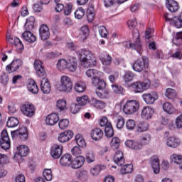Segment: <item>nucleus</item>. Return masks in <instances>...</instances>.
<instances>
[{
	"label": "nucleus",
	"mask_w": 182,
	"mask_h": 182,
	"mask_svg": "<svg viewBox=\"0 0 182 182\" xmlns=\"http://www.w3.org/2000/svg\"><path fill=\"white\" fill-rule=\"evenodd\" d=\"M63 151V146L54 144L51 147L50 155L53 159H59L62 156Z\"/></svg>",
	"instance_id": "2eb2a0df"
},
{
	"label": "nucleus",
	"mask_w": 182,
	"mask_h": 182,
	"mask_svg": "<svg viewBox=\"0 0 182 182\" xmlns=\"http://www.w3.org/2000/svg\"><path fill=\"white\" fill-rule=\"evenodd\" d=\"M75 18L76 19H82L85 16V9L82 7L77 9L75 12Z\"/></svg>",
	"instance_id": "4d7b16f0"
},
{
	"label": "nucleus",
	"mask_w": 182,
	"mask_h": 182,
	"mask_svg": "<svg viewBox=\"0 0 182 182\" xmlns=\"http://www.w3.org/2000/svg\"><path fill=\"white\" fill-rule=\"evenodd\" d=\"M72 137H73V132L71 130H67L59 134L58 140L60 143H66L69 141Z\"/></svg>",
	"instance_id": "4468645a"
},
{
	"label": "nucleus",
	"mask_w": 182,
	"mask_h": 182,
	"mask_svg": "<svg viewBox=\"0 0 182 182\" xmlns=\"http://www.w3.org/2000/svg\"><path fill=\"white\" fill-rule=\"evenodd\" d=\"M142 97L146 105H153L159 99V95L156 92H151L143 94Z\"/></svg>",
	"instance_id": "9b49d317"
},
{
	"label": "nucleus",
	"mask_w": 182,
	"mask_h": 182,
	"mask_svg": "<svg viewBox=\"0 0 182 182\" xmlns=\"http://www.w3.org/2000/svg\"><path fill=\"white\" fill-rule=\"evenodd\" d=\"M83 164H85V157L78 156L71 161L70 166L72 168H80Z\"/></svg>",
	"instance_id": "aec40b11"
},
{
	"label": "nucleus",
	"mask_w": 182,
	"mask_h": 182,
	"mask_svg": "<svg viewBox=\"0 0 182 182\" xmlns=\"http://www.w3.org/2000/svg\"><path fill=\"white\" fill-rule=\"evenodd\" d=\"M60 164L63 167H68L72 164V155L69 154H64L60 159Z\"/></svg>",
	"instance_id": "bb28decb"
},
{
	"label": "nucleus",
	"mask_w": 182,
	"mask_h": 182,
	"mask_svg": "<svg viewBox=\"0 0 182 182\" xmlns=\"http://www.w3.org/2000/svg\"><path fill=\"white\" fill-rule=\"evenodd\" d=\"M79 59L80 65L82 68H88L92 66H95L96 60H95V55L90 50H81L79 52Z\"/></svg>",
	"instance_id": "f257e3e1"
},
{
	"label": "nucleus",
	"mask_w": 182,
	"mask_h": 182,
	"mask_svg": "<svg viewBox=\"0 0 182 182\" xmlns=\"http://www.w3.org/2000/svg\"><path fill=\"white\" fill-rule=\"evenodd\" d=\"M122 174H129L130 173H133V165L132 164H127L121 168Z\"/></svg>",
	"instance_id": "a18cd8bd"
},
{
	"label": "nucleus",
	"mask_w": 182,
	"mask_h": 182,
	"mask_svg": "<svg viewBox=\"0 0 182 182\" xmlns=\"http://www.w3.org/2000/svg\"><path fill=\"white\" fill-rule=\"evenodd\" d=\"M133 77H134V73L132 71H127L124 75V80L125 83H129V82H132L133 80Z\"/></svg>",
	"instance_id": "8fccbe9b"
},
{
	"label": "nucleus",
	"mask_w": 182,
	"mask_h": 182,
	"mask_svg": "<svg viewBox=\"0 0 182 182\" xmlns=\"http://www.w3.org/2000/svg\"><path fill=\"white\" fill-rule=\"evenodd\" d=\"M120 146V139L117 137H113L111 141V147L112 150H117Z\"/></svg>",
	"instance_id": "3c124183"
},
{
	"label": "nucleus",
	"mask_w": 182,
	"mask_h": 182,
	"mask_svg": "<svg viewBox=\"0 0 182 182\" xmlns=\"http://www.w3.org/2000/svg\"><path fill=\"white\" fill-rule=\"evenodd\" d=\"M27 87L29 92H31V93H33V95H36V93L39 92V87H38V85L36 84V82H35V80H30L28 81Z\"/></svg>",
	"instance_id": "2f4dec72"
},
{
	"label": "nucleus",
	"mask_w": 182,
	"mask_h": 182,
	"mask_svg": "<svg viewBox=\"0 0 182 182\" xmlns=\"http://www.w3.org/2000/svg\"><path fill=\"white\" fill-rule=\"evenodd\" d=\"M41 90L44 95L50 93L51 87L49 80L47 78H43L41 81Z\"/></svg>",
	"instance_id": "6ab92c4d"
},
{
	"label": "nucleus",
	"mask_w": 182,
	"mask_h": 182,
	"mask_svg": "<svg viewBox=\"0 0 182 182\" xmlns=\"http://www.w3.org/2000/svg\"><path fill=\"white\" fill-rule=\"evenodd\" d=\"M23 65V62L21 59H14L6 67V70L8 73H14V72H16L18 69L21 68Z\"/></svg>",
	"instance_id": "1a4fd4ad"
},
{
	"label": "nucleus",
	"mask_w": 182,
	"mask_h": 182,
	"mask_svg": "<svg viewBox=\"0 0 182 182\" xmlns=\"http://www.w3.org/2000/svg\"><path fill=\"white\" fill-rule=\"evenodd\" d=\"M101 60L104 66H110L112 64V56H110L109 54H107L101 58Z\"/></svg>",
	"instance_id": "c03bdc74"
},
{
	"label": "nucleus",
	"mask_w": 182,
	"mask_h": 182,
	"mask_svg": "<svg viewBox=\"0 0 182 182\" xmlns=\"http://www.w3.org/2000/svg\"><path fill=\"white\" fill-rule=\"evenodd\" d=\"M182 41V32H178L176 33V37L173 40V45H176V46H180Z\"/></svg>",
	"instance_id": "6e6d98bb"
},
{
	"label": "nucleus",
	"mask_w": 182,
	"mask_h": 182,
	"mask_svg": "<svg viewBox=\"0 0 182 182\" xmlns=\"http://www.w3.org/2000/svg\"><path fill=\"white\" fill-rule=\"evenodd\" d=\"M85 73L87 77H92L93 79V77H97L96 76L99 72H97V70L95 69H89L86 71Z\"/></svg>",
	"instance_id": "e2e57ef3"
},
{
	"label": "nucleus",
	"mask_w": 182,
	"mask_h": 182,
	"mask_svg": "<svg viewBox=\"0 0 182 182\" xmlns=\"http://www.w3.org/2000/svg\"><path fill=\"white\" fill-rule=\"evenodd\" d=\"M165 96L168 99H175V97H177V91L173 88H167L165 92Z\"/></svg>",
	"instance_id": "4c0bfd02"
},
{
	"label": "nucleus",
	"mask_w": 182,
	"mask_h": 182,
	"mask_svg": "<svg viewBox=\"0 0 182 182\" xmlns=\"http://www.w3.org/2000/svg\"><path fill=\"white\" fill-rule=\"evenodd\" d=\"M92 85L95 86L98 90H103V89L106 88V82H105V80L97 77L92 78Z\"/></svg>",
	"instance_id": "b1692460"
},
{
	"label": "nucleus",
	"mask_w": 182,
	"mask_h": 182,
	"mask_svg": "<svg viewBox=\"0 0 182 182\" xmlns=\"http://www.w3.org/2000/svg\"><path fill=\"white\" fill-rule=\"evenodd\" d=\"M91 137L92 140H95V141H99L103 137V131L100 128L94 129L91 132Z\"/></svg>",
	"instance_id": "7c9ffc66"
},
{
	"label": "nucleus",
	"mask_w": 182,
	"mask_h": 182,
	"mask_svg": "<svg viewBox=\"0 0 182 182\" xmlns=\"http://www.w3.org/2000/svg\"><path fill=\"white\" fill-rule=\"evenodd\" d=\"M99 33L102 38H106L109 34L107 29L103 26L99 27Z\"/></svg>",
	"instance_id": "69168bd1"
},
{
	"label": "nucleus",
	"mask_w": 182,
	"mask_h": 182,
	"mask_svg": "<svg viewBox=\"0 0 182 182\" xmlns=\"http://www.w3.org/2000/svg\"><path fill=\"white\" fill-rule=\"evenodd\" d=\"M171 23L176 26V28H182V20L177 16H175L172 18Z\"/></svg>",
	"instance_id": "864d4df0"
},
{
	"label": "nucleus",
	"mask_w": 182,
	"mask_h": 182,
	"mask_svg": "<svg viewBox=\"0 0 182 182\" xmlns=\"http://www.w3.org/2000/svg\"><path fill=\"white\" fill-rule=\"evenodd\" d=\"M58 126L61 130H65V129H68V127H69V119H60L58 122Z\"/></svg>",
	"instance_id": "603ef678"
},
{
	"label": "nucleus",
	"mask_w": 182,
	"mask_h": 182,
	"mask_svg": "<svg viewBox=\"0 0 182 182\" xmlns=\"http://www.w3.org/2000/svg\"><path fill=\"white\" fill-rule=\"evenodd\" d=\"M22 38L26 41V42H28L29 43H33V42H36V36L32 32H31V30H26L22 33Z\"/></svg>",
	"instance_id": "4be33fe9"
},
{
	"label": "nucleus",
	"mask_w": 182,
	"mask_h": 182,
	"mask_svg": "<svg viewBox=\"0 0 182 182\" xmlns=\"http://www.w3.org/2000/svg\"><path fill=\"white\" fill-rule=\"evenodd\" d=\"M57 107L60 112L66 110V101L65 100H60L57 102Z\"/></svg>",
	"instance_id": "bf43d9fd"
},
{
	"label": "nucleus",
	"mask_w": 182,
	"mask_h": 182,
	"mask_svg": "<svg viewBox=\"0 0 182 182\" xmlns=\"http://www.w3.org/2000/svg\"><path fill=\"white\" fill-rule=\"evenodd\" d=\"M150 161L154 174H159L160 173V160L159 159V156H152L150 159Z\"/></svg>",
	"instance_id": "a211bd4d"
},
{
	"label": "nucleus",
	"mask_w": 182,
	"mask_h": 182,
	"mask_svg": "<svg viewBox=\"0 0 182 182\" xmlns=\"http://www.w3.org/2000/svg\"><path fill=\"white\" fill-rule=\"evenodd\" d=\"M96 95L100 99H106L109 96V92L103 90H99L96 92Z\"/></svg>",
	"instance_id": "680f3d73"
},
{
	"label": "nucleus",
	"mask_w": 182,
	"mask_h": 182,
	"mask_svg": "<svg viewBox=\"0 0 182 182\" xmlns=\"http://www.w3.org/2000/svg\"><path fill=\"white\" fill-rule=\"evenodd\" d=\"M92 105L97 109H105L106 107V103L105 102L93 98L91 100Z\"/></svg>",
	"instance_id": "e433bc0d"
},
{
	"label": "nucleus",
	"mask_w": 182,
	"mask_h": 182,
	"mask_svg": "<svg viewBox=\"0 0 182 182\" xmlns=\"http://www.w3.org/2000/svg\"><path fill=\"white\" fill-rule=\"evenodd\" d=\"M39 35L40 38L42 41H46L49 39L50 36V32L49 31V27L46 25L43 24L40 26L39 28Z\"/></svg>",
	"instance_id": "dca6fc26"
},
{
	"label": "nucleus",
	"mask_w": 182,
	"mask_h": 182,
	"mask_svg": "<svg viewBox=\"0 0 182 182\" xmlns=\"http://www.w3.org/2000/svg\"><path fill=\"white\" fill-rule=\"evenodd\" d=\"M154 114V109L150 107H144L141 113V117L144 120H149L151 119L153 114Z\"/></svg>",
	"instance_id": "f3484780"
},
{
	"label": "nucleus",
	"mask_w": 182,
	"mask_h": 182,
	"mask_svg": "<svg viewBox=\"0 0 182 182\" xmlns=\"http://www.w3.org/2000/svg\"><path fill=\"white\" fill-rule=\"evenodd\" d=\"M87 19L88 22H92L95 19V9L93 6H90L87 11Z\"/></svg>",
	"instance_id": "ea45409f"
},
{
	"label": "nucleus",
	"mask_w": 182,
	"mask_h": 182,
	"mask_svg": "<svg viewBox=\"0 0 182 182\" xmlns=\"http://www.w3.org/2000/svg\"><path fill=\"white\" fill-rule=\"evenodd\" d=\"M12 137H18L21 141L28 140V130L26 127H23L18 129L11 132Z\"/></svg>",
	"instance_id": "6e6552de"
},
{
	"label": "nucleus",
	"mask_w": 182,
	"mask_h": 182,
	"mask_svg": "<svg viewBox=\"0 0 182 182\" xmlns=\"http://www.w3.org/2000/svg\"><path fill=\"white\" fill-rule=\"evenodd\" d=\"M75 141L79 147H86V142L80 134L75 136Z\"/></svg>",
	"instance_id": "37998d69"
},
{
	"label": "nucleus",
	"mask_w": 182,
	"mask_h": 182,
	"mask_svg": "<svg viewBox=\"0 0 182 182\" xmlns=\"http://www.w3.org/2000/svg\"><path fill=\"white\" fill-rule=\"evenodd\" d=\"M28 153H29V148L25 145H21L17 146V152H16L15 157L21 160L22 157L28 156Z\"/></svg>",
	"instance_id": "ddd939ff"
},
{
	"label": "nucleus",
	"mask_w": 182,
	"mask_h": 182,
	"mask_svg": "<svg viewBox=\"0 0 182 182\" xmlns=\"http://www.w3.org/2000/svg\"><path fill=\"white\" fill-rule=\"evenodd\" d=\"M58 122H59V114L56 113H52L48 115L46 119V123L48 124V126H54Z\"/></svg>",
	"instance_id": "412c9836"
},
{
	"label": "nucleus",
	"mask_w": 182,
	"mask_h": 182,
	"mask_svg": "<svg viewBox=\"0 0 182 182\" xmlns=\"http://www.w3.org/2000/svg\"><path fill=\"white\" fill-rule=\"evenodd\" d=\"M26 31H32L35 28V17L30 16L26 19V22L24 25Z\"/></svg>",
	"instance_id": "473e14b6"
},
{
	"label": "nucleus",
	"mask_w": 182,
	"mask_h": 182,
	"mask_svg": "<svg viewBox=\"0 0 182 182\" xmlns=\"http://www.w3.org/2000/svg\"><path fill=\"white\" fill-rule=\"evenodd\" d=\"M72 8H73L72 4H70V3L67 4L64 6V9H64V14L65 16L70 15V14L72 13Z\"/></svg>",
	"instance_id": "338daca9"
},
{
	"label": "nucleus",
	"mask_w": 182,
	"mask_h": 182,
	"mask_svg": "<svg viewBox=\"0 0 182 182\" xmlns=\"http://www.w3.org/2000/svg\"><path fill=\"white\" fill-rule=\"evenodd\" d=\"M140 105L136 100H129L126 102L124 106L123 112L125 114H133L136 113V110H139Z\"/></svg>",
	"instance_id": "7ed1b4c3"
},
{
	"label": "nucleus",
	"mask_w": 182,
	"mask_h": 182,
	"mask_svg": "<svg viewBox=\"0 0 182 182\" xmlns=\"http://www.w3.org/2000/svg\"><path fill=\"white\" fill-rule=\"evenodd\" d=\"M0 146L3 150H9L11 148V139L6 130H3L1 134Z\"/></svg>",
	"instance_id": "39448f33"
},
{
	"label": "nucleus",
	"mask_w": 182,
	"mask_h": 182,
	"mask_svg": "<svg viewBox=\"0 0 182 182\" xmlns=\"http://www.w3.org/2000/svg\"><path fill=\"white\" fill-rule=\"evenodd\" d=\"M90 31L89 27L86 25L82 26L80 29V33L78 38L81 39V41H85L89 36Z\"/></svg>",
	"instance_id": "c85d7f7f"
},
{
	"label": "nucleus",
	"mask_w": 182,
	"mask_h": 182,
	"mask_svg": "<svg viewBox=\"0 0 182 182\" xmlns=\"http://www.w3.org/2000/svg\"><path fill=\"white\" fill-rule=\"evenodd\" d=\"M43 176L46 181H52V169H44L43 171Z\"/></svg>",
	"instance_id": "de8ad7c7"
},
{
	"label": "nucleus",
	"mask_w": 182,
	"mask_h": 182,
	"mask_svg": "<svg viewBox=\"0 0 182 182\" xmlns=\"http://www.w3.org/2000/svg\"><path fill=\"white\" fill-rule=\"evenodd\" d=\"M77 102L80 106H85V105L89 103V97L86 95L77 97Z\"/></svg>",
	"instance_id": "09e8293b"
},
{
	"label": "nucleus",
	"mask_w": 182,
	"mask_h": 182,
	"mask_svg": "<svg viewBox=\"0 0 182 182\" xmlns=\"http://www.w3.org/2000/svg\"><path fill=\"white\" fill-rule=\"evenodd\" d=\"M114 161L116 164H117L119 167L124 164V156L123 155V152L122 151H117L114 156Z\"/></svg>",
	"instance_id": "393cba45"
},
{
	"label": "nucleus",
	"mask_w": 182,
	"mask_h": 182,
	"mask_svg": "<svg viewBox=\"0 0 182 182\" xmlns=\"http://www.w3.org/2000/svg\"><path fill=\"white\" fill-rule=\"evenodd\" d=\"M136 33H133L134 38H136V41L134 43L127 44L126 46H129L130 49H134V50H136L139 55H141V42L140 41V36H139V33L137 30H135Z\"/></svg>",
	"instance_id": "423d86ee"
},
{
	"label": "nucleus",
	"mask_w": 182,
	"mask_h": 182,
	"mask_svg": "<svg viewBox=\"0 0 182 182\" xmlns=\"http://www.w3.org/2000/svg\"><path fill=\"white\" fill-rule=\"evenodd\" d=\"M13 43L14 46H16L17 50H22V49H23V44H22V41H21L18 38H14Z\"/></svg>",
	"instance_id": "13d9d810"
},
{
	"label": "nucleus",
	"mask_w": 182,
	"mask_h": 182,
	"mask_svg": "<svg viewBox=\"0 0 182 182\" xmlns=\"http://www.w3.org/2000/svg\"><path fill=\"white\" fill-rule=\"evenodd\" d=\"M77 69V60L73 58L67 61V70L70 72H75Z\"/></svg>",
	"instance_id": "c756f323"
},
{
	"label": "nucleus",
	"mask_w": 182,
	"mask_h": 182,
	"mask_svg": "<svg viewBox=\"0 0 182 182\" xmlns=\"http://www.w3.org/2000/svg\"><path fill=\"white\" fill-rule=\"evenodd\" d=\"M176 126L177 129H181L182 127V114L176 119Z\"/></svg>",
	"instance_id": "774afa93"
},
{
	"label": "nucleus",
	"mask_w": 182,
	"mask_h": 182,
	"mask_svg": "<svg viewBox=\"0 0 182 182\" xmlns=\"http://www.w3.org/2000/svg\"><path fill=\"white\" fill-rule=\"evenodd\" d=\"M19 124V120L18 118L11 117L9 118L7 121V127H16V126Z\"/></svg>",
	"instance_id": "a19ab883"
},
{
	"label": "nucleus",
	"mask_w": 182,
	"mask_h": 182,
	"mask_svg": "<svg viewBox=\"0 0 182 182\" xmlns=\"http://www.w3.org/2000/svg\"><path fill=\"white\" fill-rule=\"evenodd\" d=\"M33 65L36 75L39 77H43L46 75V71H45V68L42 66V61L36 60Z\"/></svg>",
	"instance_id": "f8f14e48"
},
{
	"label": "nucleus",
	"mask_w": 182,
	"mask_h": 182,
	"mask_svg": "<svg viewBox=\"0 0 182 182\" xmlns=\"http://www.w3.org/2000/svg\"><path fill=\"white\" fill-rule=\"evenodd\" d=\"M136 93H141L150 87V81L146 82H136L131 85Z\"/></svg>",
	"instance_id": "0eeeda50"
},
{
	"label": "nucleus",
	"mask_w": 182,
	"mask_h": 182,
	"mask_svg": "<svg viewBox=\"0 0 182 182\" xmlns=\"http://www.w3.org/2000/svg\"><path fill=\"white\" fill-rule=\"evenodd\" d=\"M166 145L168 147L176 149V147H178V146H180V139L175 136H170L166 141Z\"/></svg>",
	"instance_id": "cd10ccee"
},
{
	"label": "nucleus",
	"mask_w": 182,
	"mask_h": 182,
	"mask_svg": "<svg viewBox=\"0 0 182 182\" xmlns=\"http://www.w3.org/2000/svg\"><path fill=\"white\" fill-rule=\"evenodd\" d=\"M135 72H141L144 69L149 68V58L146 56L142 57V61L137 60L132 66Z\"/></svg>",
	"instance_id": "20e7f679"
},
{
	"label": "nucleus",
	"mask_w": 182,
	"mask_h": 182,
	"mask_svg": "<svg viewBox=\"0 0 182 182\" xmlns=\"http://www.w3.org/2000/svg\"><path fill=\"white\" fill-rule=\"evenodd\" d=\"M171 160L173 163L178 166L181 161H182V156L173 154V155L171 156Z\"/></svg>",
	"instance_id": "5fc2aeb1"
},
{
	"label": "nucleus",
	"mask_w": 182,
	"mask_h": 182,
	"mask_svg": "<svg viewBox=\"0 0 182 182\" xmlns=\"http://www.w3.org/2000/svg\"><path fill=\"white\" fill-rule=\"evenodd\" d=\"M166 6L170 12H177L178 11V3L174 0H166Z\"/></svg>",
	"instance_id": "a878e982"
},
{
	"label": "nucleus",
	"mask_w": 182,
	"mask_h": 182,
	"mask_svg": "<svg viewBox=\"0 0 182 182\" xmlns=\"http://www.w3.org/2000/svg\"><path fill=\"white\" fill-rule=\"evenodd\" d=\"M149 130V124L146 122L139 123L136 127V132L143 133V132H147Z\"/></svg>",
	"instance_id": "79ce46f5"
},
{
	"label": "nucleus",
	"mask_w": 182,
	"mask_h": 182,
	"mask_svg": "<svg viewBox=\"0 0 182 182\" xmlns=\"http://www.w3.org/2000/svg\"><path fill=\"white\" fill-rule=\"evenodd\" d=\"M72 87H73V82H72L70 77L68 75H62L60 81V92H66V93H69V92L72 90Z\"/></svg>",
	"instance_id": "f03ea898"
},
{
	"label": "nucleus",
	"mask_w": 182,
	"mask_h": 182,
	"mask_svg": "<svg viewBox=\"0 0 182 182\" xmlns=\"http://www.w3.org/2000/svg\"><path fill=\"white\" fill-rule=\"evenodd\" d=\"M125 146L133 150H141L143 149V144L141 143L133 140L126 141Z\"/></svg>",
	"instance_id": "5701e85b"
},
{
	"label": "nucleus",
	"mask_w": 182,
	"mask_h": 182,
	"mask_svg": "<svg viewBox=\"0 0 182 182\" xmlns=\"http://www.w3.org/2000/svg\"><path fill=\"white\" fill-rule=\"evenodd\" d=\"M105 168L106 166H105L97 165L90 169V173L94 176H99V174H100V171Z\"/></svg>",
	"instance_id": "c9c22d12"
},
{
	"label": "nucleus",
	"mask_w": 182,
	"mask_h": 182,
	"mask_svg": "<svg viewBox=\"0 0 182 182\" xmlns=\"http://www.w3.org/2000/svg\"><path fill=\"white\" fill-rule=\"evenodd\" d=\"M85 159L87 163H93V161H95V154H93V151H87L85 155Z\"/></svg>",
	"instance_id": "052dcab7"
},
{
	"label": "nucleus",
	"mask_w": 182,
	"mask_h": 182,
	"mask_svg": "<svg viewBox=\"0 0 182 182\" xmlns=\"http://www.w3.org/2000/svg\"><path fill=\"white\" fill-rule=\"evenodd\" d=\"M75 92H77V93H83V92L86 90V83L82 81H79L76 82L75 86Z\"/></svg>",
	"instance_id": "f704fd0d"
},
{
	"label": "nucleus",
	"mask_w": 182,
	"mask_h": 182,
	"mask_svg": "<svg viewBox=\"0 0 182 182\" xmlns=\"http://www.w3.org/2000/svg\"><path fill=\"white\" fill-rule=\"evenodd\" d=\"M105 136H107V137H113V135L114 134V131L113 130L112 124H108V126L105 127Z\"/></svg>",
	"instance_id": "49530a36"
},
{
	"label": "nucleus",
	"mask_w": 182,
	"mask_h": 182,
	"mask_svg": "<svg viewBox=\"0 0 182 182\" xmlns=\"http://www.w3.org/2000/svg\"><path fill=\"white\" fill-rule=\"evenodd\" d=\"M163 109L166 113H168V114H173L176 113V109L174 108V107H173V105H171L170 102H165L163 105Z\"/></svg>",
	"instance_id": "72a5a7b5"
},
{
	"label": "nucleus",
	"mask_w": 182,
	"mask_h": 182,
	"mask_svg": "<svg viewBox=\"0 0 182 182\" xmlns=\"http://www.w3.org/2000/svg\"><path fill=\"white\" fill-rule=\"evenodd\" d=\"M80 110V105L77 104H71L70 105V112L73 114H76V113H79Z\"/></svg>",
	"instance_id": "0e129e2a"
},
{
	"label": "nucleus",
	"mask_w": 182,
	"mask_h": 182,
	"mask_svg": "<svg viewBox=\"0 0 182 182\" xmlns=\"http://www.w3.org/2000/svg\"><path fill=\"white\" fill-rule=\"evenodd\" d=\"M21 112L27 117H32L35 114V106L32 104H24L21 107Z\"/></svg>",
	"instance_id": "9d476101"
},
{
	"label": "nucleus",
	"mask_w": 182,
	"mask_h": 182,
	"mask_svg": "<svg viewBox=\"0 0 182 182\" xmlns=\"http://www.w3.org/2000/svg\"><path fill=\"white\" fill-rule=\"evenodd\" d=\"M67 68L68 60L63 58L58 60L57 63V69H58V70H66Z\"/></svg>",
	"instance_id": "58836bf2"
}]
</instances>
